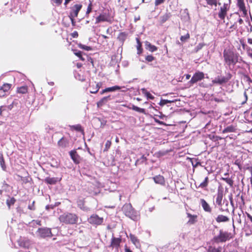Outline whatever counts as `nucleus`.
Masks as SVG:
<instances>
[{"label": "nucleus", "mask_w": 252, "mask_h": 252, "mask_svg": "<svg viewBox=\"0 0 252 252\" xmlns=\"http://www.w3.org/2000/svg\"><path fill=\"white\" fill-rule=\"evenodd\" d=\"M82 6V5L80 4H75L71 8L69 15L71 17H77L78 13L81 10Z\"/></svg>", "instance_id": "obj_11"}, {"label": "nucleus", "mask_w": 252, "mask_h": 252, "mask_svg": "<svg viewBox=\"0 0 252 252\" xmlns=\"http://www.w3.org/2000/svg\"><path fill=\"white\" fill-rule=\"evenodd\" d=\"M204 75V73L203 72L199 71L195 72L189 82L190 86H192L193 84L202 80L205 77Z\"/></svg>", "instance_id": "obj_6"}, {"label": "nucleus", "mask_w": 252, "mask_h": 252, "mask_svg": "<svg viewBox=\"0 0 252 252\" xmlns=\"http://www.w3.org/2000/svg\"><path fill=\"white\" fill-rule=\"evenodd\" d=\"M209 183V178L208 177L205 178L204 181L200 183L198 187L204 189L208 186Z\"/></svg>", "instance_id": "obj_31"}, {"label": "nucleus", "mask_w": 252, "mask_h": 252, "mask_svg": "<svg viewBox=\"0 0 252 252\" xmlns=\"http://www.w3.org/2000/svg\"><path fill=\"white\" fill-rule=\"evenodd\" d=\"M130 239L132 242V243L136 247H138L140 246L139 241L138 238L134 235L132 234H130L129 235Z\"/></svg>", "instance_id": "obj_25"}, {"label": "nucleus", "mask_w": 252, "mask_h": 252, "mask_svg": "<svg viewBox=\"0 0 252 252\" xmlns=\"http://www.w3.org/2000/svg\"><path fill=\"white\" fill-rule=\"evenodd\" d=\"M244 96L245 97V100L242 103V104L245 103L246 102V101H247V100H248V95H247V94L246 91L244 92Z\"/></svg>", "instance_id": "obj_61"}, {"label": "nucleus", "mask_w": 252, "mask_h": 252, "mask_svg": "<svg viewBox=\"0 0 252 252\" xmlns=\"http://www.w3.org/2000/svg\"><path fill=\"white\" fill-rule=\"evenodd\" d=\"M11 86V84H4L0 88V97H4L7 95L9 93Z\"/></svg>", "instance_id": "obj_10"}, {"label": "nucleus", "mask_w": 252, "mask_h": 252, "mask_svg": "<svg viewBox=\"0 0 252 252\" xmlns=\"http://www.w3.org/2000/svg\"><path fill=\"white\" fill-rule=\"evenodd\" d=\"M28 89L26 86H22L18 88L17 92L19 93L24 94L27 92Z\"/></svg>", "instance_id": "obj_36"}, {"label": "nucleus", "mask_w": 252, "mask_h": 252, "mask_svg": "<svg viewBox=\"0 0 252 252\" xmlns=\"http://www.w3.org/2000/svg\"><path fill=\"white\" fill-rule=\"evenodd\" d=\"M223 204L225 205V206L224 207H222V206L220 208V210L221 212H228V209L227 208V206L228 205V201L227 200H224L223 202Z\"/></svg>", "instance_id": "obj_34"}, {"label": "nucleus", "mask_w": 252, "mask_h": 252, "mask_svg": "<svg viewBox=\"0 0 252 252\" xmlns=\"http://www.w3.org/2000/svg\"><path fill=\"white\" fill-rule=\"evenodd\" d=\"M59 219L61 222L66 224H74L77 223L78 217L75 214L66 212L61 215Z\"/></svg>", "instance_id": "obj_2"}, {"label": "nucleus", "mask_w": 252, "mask_h": 252, "mask_svg": "<svg viewBox=\"0 0 252 252\" xmlns=\"http://www.w3.org/2000/svg\"><path fill=\"white\" fill-rule=\"evenodd\" d=\"M88 222L94 225H98L102 223L103 218L99 217L96 214H93L88 219Z\"/></svg>", "instance_id": "obj_7"}, {"label": "nucleus", "mask_w": 252, "mask_h": 252, "mask_svg": "<svg viewBox=\"0 0 252 252\" xmlns=\"http://www.w3.org/2000/svg\"><path fill=\"white\" fill-rule=\"evenodd\" d=\"M200 204L205 212L210 213L211 212V208L208 203L204 199H200Z\"/></svg>", "instance_id": "obj_15"}, {"label": "nucleus", "mask_w": 252, "mask_h": 252, "mask_svg": "<svg viewBox=\"0 0 252 252\" xmlns=\"http://www.w3.org/2000/svg\"><path fill=\"white\" fill-rule=\"evenodd\" d=\"M228 10L229 9H227L226 8L221 6L218 13L219 18L221 20H224Z\"/></svg>", "instance_id": "obj_17"}, {"label": "nucleus", "mask_w": 252, "mask_h": 252, "mask_svg": "<svg viewBox=\"0 0 252 252\" xmlns=\"http://www.w3.org/2000/svg\"><path fill=\"white\" fill-rule=\"evenodd\" d=\"M54 2L56 3L57 5H60L63 1V0H52Z\"/></svg>", "instance_id": "obj_59"}, {"label": "nucleus", "mask_w": 252, "mask_h": 252, "mask_svg": "<svg viewBox=\"0 0 252 252\" xmlns=\"http://www.w3.org/2000/svg\"><path fill=\"white\" fill-rule=\"evenodd\" d=\"M127 33L126 32H120L118 36V39L123 44L124 42L126 39Z\"/></svg>", "instance_id": "obj_24"}, {"label": "nucleus", "mask_w": 252, "mask_h": 252, "mask_svg": "<svg viewBox=\"0 0 252 252\" xmlns=\"http://www.w3.org/2000/svg\"><path fill=\"white\" fill-rule=\"evenodd\" d=\"M121 242V239L120 238L113 237L111 240V246L113 247L118 248Z\"/></svg>", "instance_id": "obj_18"}, {"label": "nucleus", "mask_w": 252, "mask_h": 252, "mask_svg": "<svg viewBox=\"0 0 252 252\" xmlns=\"http://www.w3.org/2000/svg\"><path fill=\"white\" fill-rule=\"evenodd\" d=\"M136 40L137 43V54H140L142 53V44H141V43L140 42L138 38H136Z\"/></svg>", "instance_id": "obj_35"}, {"label": "nucleus", "mask_w": 252, "mask_h": 252, "mask_svg": "<svg viewBox=\"0 0 252 252\" xmlns=\"http://www.w3.org/2000/svg\"><path fill=\"white\" fill-rule=\"evenodd\" d=\"M248 54L249 57L252 58V49L249 48L248 50Z\"/></svg>", "instance_id": "obj_60"}, {"label": "nucleus", "mask_w": 252, "mask_h": 252, "mask_svg": "<svg viewBox=\"0 0 252 252\" xmlns=\"http://www.w3.org/2000/svg\"><path fill=\"white\" fill-rule=\"evenodd\" d=\"M112 99V97L111 96V95L103 97L99 101L97 102V105L98 107L102 106L103 104L106 103L108 101Z\"/></svg>", "instance_id": "obj_16"}, {"label": "nucleus", "mask_w": 252, "mask_h": 252, "mask_svg": "<svg viewBox=\"0 0 252 252\" xmlns=\"http://www.w3.org/2000/svg\"><path fill=\"white\" fill-rule=\"evenodd\" d=\"M216 221L219 222H227L229 221V218L225 216L222 215H219L216 219Z\"/></svg>", "instance_id": "obj_22"}, {"label": "nucleus", "mask_w": 252, "mask_h": 252, "mask_svg": "<svg viewBox=\"0 0 252 252\" xmlns=\"http://www.w3.org/2000/svg\"><path fill=\"white\" fill-rule=\"evenodd\" d=\"M224 60L226 64L228 66L234 65L238 62V56L230 49H225L223 52Z\"/></svg>", "instance_id": "obj_1"}, {"label": "nucleus", "mask_w": 252, "mask_h": 252, "mask_svg": "<svg viewBox=\"0 0 252 252\" xmlns=\"http://www.w3.org/2000/svg\"><path fill=\"white\" fill-rule=\"evenodd\" d=\"M220 180L225 181L230 187H232L233 185V181L231 178L228 177H221Z\"/></svg>", "instance_id": "obj_30"}, {"label": "nucleus", "mask_w": 252, "mask_h": 252, "mask_svg": "<svg viewBox=\"0 0 252 252\" xmlns=\"http://www.w3.org/2000/svg\"><path fill=\"white\" fill-rule=\"evenodd\" d=\"M229 199L230 200L231 205L233 207L234 204H233V198H232V195H229Z\"/></svg>", "instance_id": "obj_62"}, {"label": "nucleus", "mask_w": 252, "mask_h": 252, "mask_svg": "<svg viewBox=\"0 0 252 252\" xmlns=\"http://www.w3.org/2000/svg\"><path fill=\"white\" fill-rule=\"evenodd\" d=\"M141 91L142 93L146 95L148 99H153L154 98V96L148 92L146 89H141Z\"/></svg>", "instance_id": "obj_29"}, {"label": "nucleus", "mask_w": 252, "mask_h": 252, "mask_svg": "<svg viewBox=\"0 0 252 252\" xmlns=\"http://www.w3.org/2000/svg\"><path fill=\"white\" fill-rule=\"evenodd\" d=\"M145 48L149 51L154 52L157 50L158 48L155 45H152L149 42L146 41L145 42Z\"/></svg>", "instance_id": "obj_19"}, {"label": "nucleus", "mask_w": 252, "mask_h": 252, "mask_svg": "<svg viewBox=\"0 0 252 252\" xmlns=\"http://www.w3.org/2000/svg\"><path fill=\"white\" fill-rule=\"evenodd\" d=\"M174 100H169L167 99H161L160 102L159 103V104L160 106H163L168 103H172L173 102Z\"/></svg>", "instance_id": "obj_41"}, {"label": "nucleus", "mask_w": 252, "mask_h": 252, "mask_svg": "<svg viewBox=\"0 0 252 252\" xmlns=\"http://www.w3.org/2000/svg\"><path fill=\"white\" fill-rule=\"evenodd\" d=\"M236 130L235 127L232 126H229L225 127L222 131L223 133H229V132H234Z\"/></svg>", "instance_id": "obj_27"}, {"label": "nucleus", "mask_w": 252, "mask_h": 252, "mask_svg": "<svg viewBox=\"0 0 252 252\" xmlns=\"http://www.w3.org/2000/svg\"><path fill=\"white\" fill-rule=\"evenodd\" d=\"M206 0L207 1V4L209 5H211V6L215 5L216 6L217 5V4H218L217 0Z\"/></svg>", "instance_id": "obj_42"}, {"label": "nucleus", "mask_w": 252, "mask_h": 252, "mask_svg": "<svg viewBox=\"0 0 252 252\" xmlns=\"http://www.w3.org/2000/svg\"><path fill=\"white\" fill-rule=\"evenodd\" d=\"M241 10L242 11L244 16H245L247 15V11L246 9V8H245Z\"/></svg>", "instance_id": "obj_64"}, {"label": "nucleus", "mask_w": 252, "mask_h": 252, "mask_svg": "<svg viewBox=\"0 0 252 252\" xmlns=\"http://www.w3.org/2000/svg\"><path fill=\"white\" fill-rule=\"evenodd\" d=\"M147 158L144 155H143L140 158L138 159L136 161V163H143L146 161Z\"/></svg>", "instance_id": "obj_48"}, {"label": "nucleus", "mask_w": 252, "mask_h": 252, "mask_svg": "<svg viewBox=\"0 0 252 252\" xmlns=\"http://www.w3.org/2000/svg\"><path fill=\"white\" fill-rule=\"evenodd\" d=\"M69 18H70V20H71V21L72 25L73 26H74V25H75V20H74V18H75V17H71V16H70V15L69 16Z\"/></svg>", "instance_id": "obj_57"}, {"label": "nucleus", "mask_w": 252, "mask_h": 252, "mask_svg": "<svg viewBox=\"0 0 252 252\" xmlns=\"http://www.w3.org/2000/svg\"><path fill=\"white\" fill-rule=\"evenodd\" d=\"M131 108L132 110H133L135 111H137V112H140L141 113H145V109L143 108H139V107H138L136 106H135L134 105H132Z\"/></svg>", "instance_id": "obj_37"}, {"label": "nucleus", "mask_w": 252, "mask_h": 252, "mask_svg": "<svg viewBox=\"0 0 252 252\" xmlns=\"http://www.w3.org/2000/svg\"><path fill=\"white\" fill-rule=\"evenodd\" d=\"M222 250V248L221 247H219L217 248L214 247H212V246H210L208 248V252H221Z\"/></svg>", "instance_id": "obj_32"}, {"label": "nucleus", "mask_w": 252, "mask_h": 252, "mask_svg": "<svg viewBox=\"0 0 252 252\" xmlns=\"http://www.w3.org/2000/svg\"><path fill=\"white\" fill-rule=\"evenodd\" d=\"M86 57L87 58L88 62L89 63H91V64L92 65V66H94V64L93 59L92 58L88 57V56H86Z\"/></svg>", "instance_id": "obj_55"}, {"label": "nucleus", "mask_w": 252, "mask_h": 252, "mask_svg": "<svg viewBox=\"0 0 252 252\" xmlns=\"http://www.w3.org/2000/svg\"><path fill=\"white\" fill-rule=\"evenodd\" d=\"M231 75L229 73L227 77L218 76L214 80H212V83L213 84H217L219 85H222L224 83H226L231 78Z\"/></svg>", "instance_id": "obj_8"}, {"label": "nucleus", "mask_w": 252, "mask_h": 252, "mask_svg": "<svg viewBox=\"0 0 252 252\" xmlns=\"http://www.w3.org/2000/svg\"><path fill=\"white\" fill-rule=\"evenodd\" d=\"M165 0H155V5L158 6L162 3H163Z\"/></svg>", "instance_id": "obj_51"}, {"label": "nucleus", "mask_w": 252, "mask_h": 252, "mask_svg": "<svg viewBox=\"0 0 252 252\" xmlns=\"http://www.w3.org/2000/svg\"><path fill=\"white\" fill-rule=\"evenodd\" d=\"M189 37L190 36L189 33L187 32V34L185 35H182L181 36L180 40L181 41L185 42L189 38Z\"/></svg>", "instance_id": "obj_40"}, {"label": "nucleus", "mask_w": 252, "mask_h": 252, "mask_svg": "<svg viewBox=\"0 0 252 252\" xmlns=\"http://www.w3.org/2000/svg\"><path fill=\"white\" fill-rule=\"evenodd\" d=\"M95 83V88H94V89H93L92 90H90V93L91 94H95V93H96L98 91V90H99V89L100 88L101 85V83Z\"/></svg>", "instance_id": "obj_33"}, {"label": "nucleus", "mask_w": 252, "mask_h": 252, "mask_svg": "<svg viewBox=\"0 0 252 252\" xmlns=\"http://www.w3.org/2000/svg\"><path fill=\"white\" fill-rule=\"evenodd\" d=\"M156 184L163 185L164 184V179L161 175H158L153 178Z\"/></svg>", "instance_id": "obj_21"}, {"label": "nucleus", "mask_w": 252, "mask_h": 252, "mask_svg": "<svg viewBox=\"0 0 252 252\" xmlns=\"http://www.w3.org/2000/svg\"><path fill=\"white\" fill-rule=\"evenodd\" d=\"M204 45V43L198 44L195 48V52H197L199 50H201Z\"/></svg>", "instance_id": "obj_46"}, {"label": "nucleus", "mask_w": 252, "mask_h": 252, "mask_svg": "<svg viewBox=\"0 0 252 252\" xmlns=\"http://www.w3.org/2000/svg\"><path fill=\"white\" fill-rule=\"evenodd\" d=\"M111 145V142L109 140H107L105 145V149L104 151H107L109 149Z\"/></svg>", "instance_id": "obj_47"}, {"label": "nucleus", "mask_w": 252, "mask_h": 252, "mask_svg": "<svg viewBox=\"0 0 252 252\" xmlns=\"http://www.w3.org/2000/svg\"><path fill=\"white\" fill-rule=\"evenodd\" d=\"M0 164L1 167L2 168V169L3 170H5V168H6V166L4 164V159H3V158L2 157V156H0Z\"/></svg>", "instance_id": "obj_44"}, {"label": "nucleus", "mask_w": 252, "mask_h": 252, "mask_svg": "<svg viewBox=\"0 0 252 252\" xmlns=\"http://www.w3.org/2000/svg\"><path fill=\"white\" fill-rule=\"evenodd\" d=\"M188 217H189V220L188 221V223L189 224H193L195 221V218H196V216H192L189 214H188Z\"/></svg>", "instance_id": "obj_39"}, {"label": "nucleus", "mask_w": 252, "mask_h": 252, "mask_svg": "<svg viewBox=\"0 0 252 252\" xmlns=\"http://www.w3.org/2000/svg\"><path fill=\"white\" fill-rule=\"evenodd\" d=\"M19 246L25 249H29L30 245V241L27 238L20 237L17 240Z\"/></svg>", "instance_id": "obj_9"}, {"label": "nucleus", "mask_w": 252, "mask_h": 252, "mask_svg": "<svg viewBox=\"0 0 252 252\" xmlns=\"http://www.w3.org/2000/svg\"><path fill=\"white\" fill-rule=\"evenodd\" d=\"M36 234L41 238H51L53 236L51 228L46 227L39 228Z\"/></svg>", "instance_id": "obj_5"}, {"label": "nucleus", "mask_w": 252, "mask_h": 252, "mask_svg": "<svg viewBox=\"0 0 252 252\" xmlns=\"http://www.w3.org/2000/svg\"><path fill=\"white\" fill-rule=\"evenodd\" d=\"M125 88V87H120L119 86H114L111 87L106 88L100 92V94H103L110 92H114L117 90H119L121 89Z\"/></svg>", "instance_id": "obj_14"}, {"label": "nucleus", "mask_w": 252, "mask_h": 252, "mask_svg": "<svg viewBox=\"0 0 252 252\" xmlns=\"http://www.w3.org/2000/svg\"><path fill=\"white\" fill-rule=\"evenodd\" d=\"M122 211L125 215L133 220H136L138 218V213L134 210L130 204H125Z\"/></svg>", "instance_id": "obj_3"}, {"label": "nucleus", "mask_w": 252, "mask_h": 252, "mask_svg": "<svg viewBox=\"0 0 252 252\" xmlns=\"http://www.w3.org/2000/svg\"><path fill=\"white\" fill-rule=\"evenodd\" d=\"M62 178H58V177H47L45 179L44 182L50 185H55L57 182H60Z\"/></svg>", "instance_id": "obj_12"}, {"label": "nucleus", "mask_w": 252, "mask_h": 252, "mask_svg": "<svg viewBox=\"0 0 252 252\" xmlns=\"http://www.w3.org/2000/svg\"><path fill=\"white\" fill-rule=\"evenodd\" d=\"M109 17L106 13H102L100 14L96 18L95 24L99 23L101 22L108 21Z\"/></svg>", "instance_id": "obj_13"}, {"label": "nucleus", "mask_w": 252, "mask_h": 252, "mask_svg": "<svg viewBox=\"0 0 252 252\" xmlns=\"http://www.w3.org/2000/svg\"><path fill=\"white\" fill-rule=\"evenodd\" d=\"M92 11V3H90L89 6H88L86 14L90 13Z\"/></svg>", "instance_id": "obj_56"}, {"label": "nucleus", "mask_w": 252, "mask_h": 252, "mask_svg": "<svg viewBox=\"0 0 252 252\" xmlns=\"http://www.w3.org/2000/svg\"><path fill=\"white\" fill-rule=\"evenodd\" d=\"M230 3L231 0H226V1L223 3L222 7L226 8L227 9H229Z\"/></svg>", "instance_id": "obj_45"}, {"label": "nucleus", "mask_w": 252, "mask_h": 252, "mask_svg": "<svg viewBox=\"0 0 252 252\" xmlns=\"http://www.w3.org/2000/svg\"><path fill=\"white\" fill-rule=\"evenodd\" d=\"M73 127L77 131H81L82 130V127L79 125L74 126Z\"/></svg>", "instance_id": "obj_53"}, {"label": "nucleus", "mask_w": 252, "mask_h": 252, "mask_svg": "<svg viewBox=\"0 0 252 252\" xmlns=\"http://www.w3.org/2000/svg\"><path fill=\"white\" fill-rule=\"evenodd\" d=\"M223 198V193L221 192H218L217 198L216 203L220 207L222 206V200Z\"/></svg>", "instance_id": "obj_23"}, {"label": "nucleus", "mask_w": 252, "mask_h": 252, "mask_svg": "<svg viewBox=\"0 0 252 252\" xmlns=\"http://www.w3.org/2000/svg\"><path fill=\"white\" fill-rule=\"evenodd\" d=\"M238 5L240 10H242L245 8V4L243 0H237Z\"/></svg>", "instance_id": "obj_43"}, {"label": "nucleus", "mask_w": 252, "mask_h": 252, "mask_svg": "<svg viewBox=\"0 0 252 252\" xmlns=\"http://www.w3.org/2000/svg\"><path fill=\"white\" fill-rule=\"evenodd\" d=\"M71 158L72 159L73 161L76 163L79 162V156L77 154V152L75 151H71L69 153Z\"/></svg>", "instance_id": "obj_20"}, {"label": "nucleus", "mask_w": 252, "mask_h": 252, "mask_svg": "<svg viewBox=\"0 0 252 252\" xmlns=\"http://www.w3.org/2000/svg\"><path fill=\"white\" fill-rule=\"evenodd\" d=\"M15 200L12 198H11L9 200H7L6 203L9 207H10V206L12 204H13L15 203Z\"/></svg>", "instance_id": "obj_49"}, {"label": "nucleus", "mask_w": 252, "mask_h": 252, "mask_svg": "<svg viewBox=\"0 0 252 252\" xmlns=\"http://www.w3.org/2000/svg\"><path fill=\"white\" fill-rule=\"evenodd\" d=\"M58 145L60 147L62 148L66 147L68 146V143L67 140L65 139L64 137H62L59 141H58Z\"/></svg>", "instance_id": "obj_26"}, {"label": "nucleus", "mask_w": 252, "mask_h": 252, "mask_svg": "<svg viewBox=\"0 0 252 252\" xmlns=\"http://www.w3.org/2000/svg\"><path fill=\"white\" fill-rule=\"evenodd\" d=\"M154 59L155 58L152 55H148L145 58L146 60L149 62H152Z\"/></svg>", "instance_id": "obj_50"}, {"label": "nucleus", "mask_w": 252, "mask_h": 252, "mask_svg": "<svg viewBox=\"0 0 252 252\" xmlns=\"http://www.w3.org/2000/svg\"><path fill=\"white\" fill-rule=\"evenodd\" d=\"M78 46L80 48L85 50H86V51H91L92 49L91 47L82 44L81 43L78 44Z\"/></svg>", "instance_id": "obj_38"}, {"label": "nucleus", "mask_w": 252, "mask_h": 252, "mask_svg": "<svg viewBox=\"0 0 252 252\" xmlns=\"http://www.w3.org/2000/svg\"><path fill=\"white\" fill-rule=\"evenodd\" d=\"M74 54L78 57L81 56L82 52L80 51L74 50Z\"/></svg>", "instance_id": "obj_54"}, {"label": "nucleus", "mask_w": 252, "mask_h": 252, "mask_svg": "<svg viewBox=\"0 0 252 252\" xmlns=\"http://www.w3.org/2000/svg\"><path fill=\"white\" fill-rule=\"evenodd\" d=\"M28 208L31 210H34L35 209L34 207V201H33L31 204L29 205Z\"/></svg>", "instance_id": "obj_52"}, {"label": "nucleus", "mask_w": 252, "mask_h": 252, "mask_svg": "<svg viewBox=\"0 0 252 252\" xmlns=\"http://www.w3.org/2000/svg\"><path fill=\"white\" fill-rule=\"evenodd\" d=\"M230 233L226 231H223L222 229L219 231V234L215 236L213 239L216 243H223L229 240Z\"/></svg>", "instance_id": "obj_4"}, {"label": "nucleus", "mask_w": 252, "mask_h": 252, "mask_svg": "<svg viewBox=\"0 0 252 252\" xmlns=\"http://www.w3.org/2000/svg\"><path fill=\"white\" fill-rule=\"evenodd\" d=\"M171 15L169 13H166L160 17V23L163 24L165 23L170 17Z\"/></svg>", "instance_id": "obj_28"}, {"label": "nucleus", "mask_w": 252, "mask_h": 252, "mask_svg": "<svg viewBox=\"0 0 252 252\" xmlns=\"http://www.w3.org/2000/svg\"><path fill=\"white\" fill-rule=\"evenodd\" d=\"M71 36H72V37L73 38H76L78 37V32H77L76 31H74L73 32H72L71 33Z\"/></svg>", "instance_id": "obj_58"}, {"label": "nucleus", "mask_w": 252, "mask_h": 252, "mask_svg": "<svg viewBox=\"0 0 252 252\" xmlns=\"http://www.w3.org/2000/svg\"><path fill=\"white\" fill-rule=\"evenodd\" d=\"M199 85L201 87H203V88H207V87H208V85L207 84H204L203 82L199 83Z\"/></svg>", "instance_id": "obj_63"}]
</instances>
